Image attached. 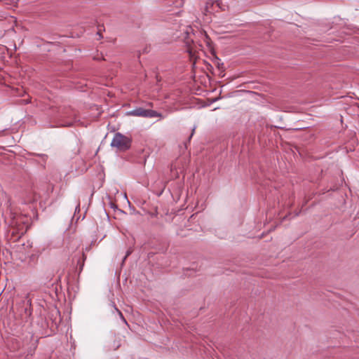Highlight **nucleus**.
<instances>
[{
    "mask_svg": "<svg viewBox=\"0 0 359 359\" xmlns=\"http://www.w3.org/2000/svg\"><path fill=\"white\" fill-rule=\"evenodd\" d=\"M131 252H132V250H130V249L128 250V251L126 252V255H125V257H124V258L123 259V262H125L126 258L131 254Z\"/></svg>",
    "mask_w": 359,
    "mask_h": 359,
    "instance_id": "nucleus-7",
    "label": "nucleus"
},
{
    "mask_svg": "<svg viewBox=\"0 0 359 359\" xmlns=\"http://www.w3.org/2000/svg\"><path fill=\"white\" fill-rule=\"evenodd\" d=\"M82 258H83V262L80 265L81 269H82V267L83 266V262H84L85 259H86V257L84 253H82Z\"/></svg>",
    "mask_w": 359,
    "mask_h": 359,
    "instance_id": "nucleus-9",
    "label": "nucleus"
},
{
    "mask_svg": "<svg viewBox=\"0 0 359 359\" xmlns=\"http://www.w3.org/2000/svg\"><path fill=\"white\" fill-rule=\"evenodd\" d=\"M184 4V0H177L175 2V7H182Z\"/></svg>",
    "mask_w": 359,
    "mask_h": 359,
    "instance_id": "nucleus-6",
    "label": "nucleus"
},
{
    "mask_svg": "<svg viewBox=\"0 0 359 359\" xmlns=\"http://www.w3.org/2000/svg\"><path fill=\"white\" fill-rule=\"evenodd\" d=\"M115 309H116V311L118 312V315L121 316V318L123 320V321H124L125 323H126V321L125 318H123V316L122 313H121V311H120L117 308H115Z\"/></svg>",
    "mask_w": 359,
    "mask_h": 359,
    "instance_id": "nucleus-8",
    "label": "nucleus"
},
{
    "mask_svg": "<svg viewBox=\"0 0 359 359\" xmlns=\"http://www.w3.org/2000/svg\"><path fill=\"white\" fill-rule=\"evenodd\" d=\"M194 131H195V128L192 130V133H191V135H190V137H189V140L191 138V137H192V135H193V134H194Z\"/></svg>",
    "mask_w": 359,
    "mask_h": 359,
    "instance_id": "nucleus-12",
    "label": "nucleus"
},
{
    "mask_svg": "<svg viewBox=\"0 0 359 359\" xmlns=\"http://www.w3.org/2000/svg\"><path fill=\"white\" fill-rule=\"evenodd\" d=\"M26 339H27V340L30 341L31 345L29 347H27L25 353H27V355H32L34 353L35 349L36 348L37 341L34 340L32 334H29V336H27Z\"/></svg>",
    "mask_w": 359,
    "mask_h": 359,
    "instance_id": "nucleus-4",
    "label": "nucleus"
},
{
    "mask_svg": "<svg viewBox=\"0 0 359 359\" xmlns=\"http://www.w3.org/2000/svg\"><path fill=\"white\" fill-rule=\"evenodd\" d=\"M131 140L129 137L117 133L114 135L111 142L112 147H116L119 151H126L130 147Z\"/></svg>",
    "mask_w": 359,
    "mask_h": 359,
    "instance_id": "nucleus-1",
    "label": "nucleus"
},
{
    "mask_svg": "<svg viewBox=\"0 0 359 359\" xmlns=\"http://www.w3.org/2000/svg\"><path fill=\"white\" fill-rule=\"evenodd\" d=\"M224 64L223 63H219L217 64V67L219 69H223L224 68Z\"/></svg>",
    "mask_w": 359,
    "mask_h": 359,
    "instance_id": "nucleus-11",
    "label": "nucleus"
},
{
    "mask_svg": "<svg viewBox=\"0 0 359 359\" xmlns=\"http://www.w3.org/2000/svg\"><path fill=\"white\" fill-rule=\"evenodd\" d=\"M18 314L22 320L27 321L31 316L30 308L27 305L22 304L19 306Z\"/></svg>",
    "mask_w": 359,
    "mask_h": 359,
    "instance_id": "nucleus-3",
    "label": "nucleus"
},
{
    "mask_svg": "<svg viewBox=\"0 0 359 359\" xmlns=\"http://www.w3.org/2000/svg\"><path fill=\"white\" fill-rule=\"evenodd\" d=\"M76 115L74 114V118H72V120L65 121L62 123V126H68V127L72 126H73V124L76 121Z\"/></svg>",
    "mask_w": 359,
    "mask_h": 359,
    "instance_id": "nucleus-5",
    "label": "nucleus"
},
{
    "mask_svg": "<svg viewBox=\"0 0 359 359\" xmlns=\"http://www.w3.org/2000/svg\"><path fill=\"white\" fill-rule=\"evenodd\" d=\"M188 52L189 53L190 57L192 58L194 56V54L193 53L192 50L189 48Z\"/></svg>",
    "mask_w": 359,
    "mask_h": 359,
    "instance_id": "nucleus-10",
    "label": "nucleus"
},
{
    "mask_svg": "<svg viewBox=\"0 0 359 359\" xmlns=\"http://www.w3.org/2000/svg\"><path fill=\"white\" fill-rule=\"evenodd\" d=\"M129 115L135 116H140L145 118H154L159 117L161 118H163L161 114L157 112L156 111L152 109H146L142 107L136 108L128 112Z\"/></svg>",
    "mask_w": 359,
    "mask_h": 359,
    "instance_id": "nucleus-2",
    "label": "nucleus"
}]
</instances>
